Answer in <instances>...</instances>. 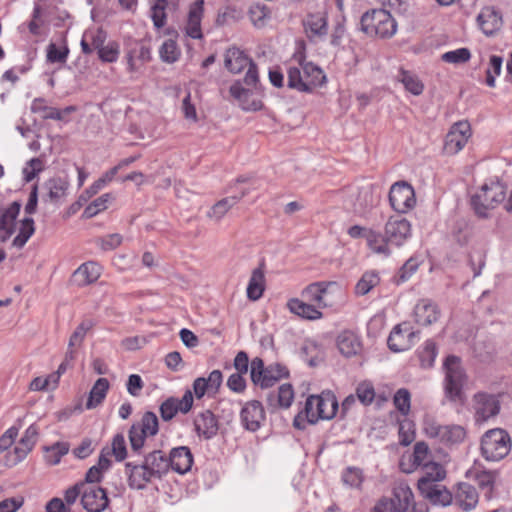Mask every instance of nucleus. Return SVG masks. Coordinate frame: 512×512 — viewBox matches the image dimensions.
<instances>
[{"label": "nucleus", "instance_id": "obj_7", "mask_svg": "<svg viewBox=\"0 0 512 512\" xmlns=\"http://www.w3.org/2000/svg\"><path fill=\"white\" fill-rule=\"evenodd\" d=\"M225 67L234 74L240 73L248 68L244 77L245 85H255L259 81L256 64L240 49L236 47L229 48L225 53Z\"/></svg>", "mask_w": 512, "mask_h": 512}, {"label": "nucleus", "instance_id": "obj_28", "mask_svg": "<svg viewBox=\"0 0 512 512\" xmlns=\"http://www.w3.org/2000/svg\"><path fill=\"white\" fill-rule=\"evenodd\" d=\"M101 275V267L95 262H86L80 265L73 273L74 282L80 286H87L96 282Z\"/></svg>", "mask_w": 512, "mask_h": 512}, {"label": "nucleus", "instance_id": "obj_36", "mask_svg": "<svg viewBox=\"0 0 512 512\" xmlns=\"http://www.w3.org/2000/svg\"><path fill=\"white\" fill-rule=\"evenodd\" d=\"M109 381L106 378H99L93 385L86 403L87 409L99 406L106 397L109 389Z\"/></svg>", "mask_w": 512, "mask_h": 512}, {"label": "nucleus", "instance_id": "obj_5", "mask_svg": "<svg viewBox=\"0 0 512 512\" xmlns=\"http://www.w3.org/2000/svg\"><path fill=\"white\" fill-rule=\"evenodd\" d=\"M510 450L511 438L503 429H491L482 437L481 451L488 461H499L506 457Z\"/></svg>", "mask_w": 512, "mask_h": 512}, {"label": "nucleus", "instance_id": "obj_64", "mask_svg": "<svg viewBox=\"0 0 512 512\" xmlns=\"http://www.w3.org/2000/svg\"><path fill=\"white\" fill-rule=\"evenodd\" d=\"M165 4L166 0H159L152 7V20L157 28H161L165 24L166 14H165Z\"/></svg>", "mask_w": 512, "mask_h": 512}, {"label": "nucleus", "instance_id": "obj_52", "mask_svg": "<svg viewBox=\"0 0 512 512\" xmlns=\"http://www.w3.org/2000/svg\"><path fill=\"white\" fill-rule=\"evenodd\" d=\"M112 199L113 197L110 193L101 195L85 208L84 216L86 218H92L96 216L99 212L107 208L108 202H110Z\"/></svg>", "mask_w": 512, "mask_h": 512}, {"label": "nucleus", "instance_id": "obj_40", "mask_svg": "<svg viewBox=\"0 0 512 512\" xmlns=\"http://www.w3.org/2000/svg\"><path fill=\"white\" fill-rule=\"evenodd\" d=\"M264 292V272L261 268L253 270L247 287V297L256 301L260 299Z\"/></svg>", "mask_w": 512, "mask_h": 512}, {"label": "nucleus", "instance_id": "obj_19", "mask_svg": "<svg viewBox=\"0 0 512 512\" xmlns=\"http://www.w3.org/2000/svg\"><path fill=\"white\" fill-rule=\"evenodd\" d=\"M193 405V395L187 390L181 399L170 397L160 405V416L163 421L172 420L178 412L187 413Z\"/></svg>", "mask_w": 512, "mask_h": 512}, {"label": "nucleus", "instance_id": "obj_48", "mask_svg": "<svg viewBox=\"0 0 512 512\" xmlns=\"http://www.w3.org/2000/svg\"><path fill=\"white\" fill-rule=\"evenodd\" d=\"M466 432L460 425L450 424L446 425V430L443 438V445H454L462 442L465 438Z\"/></svg>", "mask_w": 512, "mask_h": 512}, {"label": "nucleus", "instance_id": "obj_13", "mask_svg": "<svg viewBox=\"0 0 512 512\" xmlns=\"http://www.w3.org/2000/svg\"><path fill=\"white\" fill-rule=\"evenodd\" d=\"M472 135L471 126L467 121L454 123L448 131L444 151L447 155H455L467 144Z\"/></svg>", "mask_w": 512, "mask_h": 512}, {"label": "nucleus", "instance_id": "obj_24", "mask_svg": "<svg viewBox=\"0 0 512 512\" xmlns=\"http://www.w3.org/2000/svg\"><path fill=\"white\" fill-rule=\"evenodd\" d=\"M167 458L169 469L172 468L179 474L190 471L193 464V455L186 446L173 448Z\"/></svg>", "mask_w": 512, "mask_h": 512}, {"label": "nucleus", "instance_id": "obj_16", "mask_svg": "<svg viewBox=\"0 0 512 512\" xmlns=\"http://www.w3.org/2000/svg\"><path fill=\"white\" fill-rule=\"evenodd\" d=\"M332 287L338 286L335 282H314L302 290L301 297L321 311V309L330 307L333 304L328 299L329 289Z\"/></svg>", "mask_w": 512, "mask_h": 512}, {"label": "nucleus", "instance_id": "obj_17", "mask_svg": "<svg viewBox=\"0 0 512 512\" xmlns=\"http://www.w3.org/2000/svg\"><path fill=\"white\" fill-rule=\"evenodd\" d=\"M473 408L476 421L484 422L499 413L500 404L495 395L478 392L473 397Z\"/></svg>", "mask_w": 512, "mask_h": 512}, {"label": "nucleus", "instance_id": "obj_6", "mask_svg": "<svg viewBox=\"0 0 512 512\" xmlns=\"http://www.w3.org/2000/svg\"><path fill=\"white\" fill-rule=\"evenodd\" d=\"M505 187L499 182L484 184L480 191L472 197L475 213L482 218L488 217V210L496 208L504 201Z\"/></svg>", "mask_w": 512, "mask_h": 512}, {"label": "nucleus", "instance_id": "obj_38", "mask_svg": "<svg viewBox=\"0 0 512 512\" xmlns=\"http://www.w3.org/2000/svg\"><path fill=\"white\" fill-rule=\"evenodd\" d=\"M31 112L39 114L44 120H63V112L57 108L48 106L43 98H36L32 101Z\"/></svg>", "mask_w": 512, "mask_h": 512}, {"label": "nucleus", "instance_id": "obj_20", "mask_svg": "<svg viewBox=\"0 0 512 512\" xmlns=\"http://www.w3.org/2000/svg\"><path fill=\"white\" fill-rule=\"evenodd\" d=\"M81 503L88 512H101L108 506L106 491L95 485L84 483Z\"/></svg>", "mask_w": 512, "mask_h": 512}, {"label": "nucleus", "instance_id": "obj_2", "mask_svg": "<svg viewBox=\"0 0 512 512\" xmlns=\"http://www.w3.org/2000/svg\"><path fill=\"white\" fill-rule=\"evenodd\" d=\"M337 409V399L331 392L311 395L307 398L304 409L295 416L293 425L303 430L306 428V423L315 424L320 419H332Z\"/></svg>", "mask_w": 512, "mask_h": 512}, {"label": "nucleus", "instance_id": "obj_22", "mask_svg": "<svg viewBox=\"0 0 512 512\" xmlns=\"http://www.w3.org/2000/svg\"><path fill=\"white\" fill-rule=\"evenodd\" d=\"M427 461H431V451L427 443L424 441L417 442L414 445L413 453L408 457V463H406L403 457L400 462V467L405 473H412L417 468L424 466Z\"/></svg>", "mask_w": 512, "mask_h": 512}, {"label": "nucleus", "instance_id": "obj_51", "mask_svg": "<svg viewBox=\"0 0 512 512\" xmlns=\"http://www.w3.org/2000/svg\"><path fill=\"white\" fill-rule=\"evenodd\" d=\"M471 53L468 48H459L456 50L445 52L441 55V60L450 64H462L470 60Z\"/></svg>", "mask_w": 512, "mask_h": 512}, {"label": "nucleus", "instance_id": "obj_8", "mask_svg": "<svg viewBox=\"0 0 512 512\" xmlns=\"http://www.w3.org/2000/svg\"><path fill=\"white\" fill-rule=\"evenodd\" d=\"M159 430L158 417L154 412L147 411L143 414L141 421L134 423L129 430V441L133 452L140 453L145 439L148 436H155Z\"/></svg>", "mask_w": 512, "mask_h": 512}, {"label": "nucleus", "instance_id": "obj_21", "mask_svg": "<svg viewBox=\"0 0 512 512\" xmlns=\"http://www.w3.org/2000/svg\"><path fill=\"white\" fill-rule=\"evenodd\" d=\"M477 24L486 36H492L503 25L502 14L493 6L483 7L477 16Z\"/></svg>", "mask_w": 512, "mask_h": 512}, {"label": "nucleus", "instance_id": "obj_58", "mask_svg": "<svg viewBox=\"0 0 512 512\" xmlns=\"http://www.w3.org/2000/svg\"><path fill=\"white\" fill-rule=\"evenodd\" d=\"M436 345L433 341H427L423 350L419 354L421 366L424 368H429L433 365V362L436 357Z\"/></svg>", "mask_w": 512, "mask_h": 512}, {"label": "nucleus", "instance_id": "obj_42", "mask_svg": "<svg viewBox=\"0 0 512 512\" xmlns=\"http://www.w3.org/2000/svg\"><path fill=\"white\" fill-rule=\"evenodd\" d=\"M422 430L427 437L443 443L446 425H441L434 417L429 415L424 417Z\"/></svg>", "mask_w": 512, "mask_h": 512}, {"label": "nucleus", "instance_id": "obj_50", "mask_svg": "<svg viewBox=\"0 0 512 512\" xmlns=\"http://www.w3.org/2000/svg\"><path fill=\"white\" fill-rule=\"evenodd\" d=\"M69 451V444L65 442H57L53 446L46 449L45 459L51 465H56L60 462L62 456L66 455Z\"/></svg>", "mask_w": 512, "mask_h": 512}, {"label": "nucleus", "instance_id": "obj_18", "mask_svg": "<svg viewBox=\"0 0 512 512\" xmlns=\"http://www.w3.org/2000/svg\"><path fill=\"white\" fill-rule=\"evenodd\" d=\"M385 235L390 244L400 246L410 237L411 225L401 216L390 217L385 224Z\"/></svg>", "mask_w": 512, "mask_h": 512}, {"label": "nucleus", "instance_id": "obj_32", "mask_svg": "<svg viewBox=\"0 0 512 512\" xmlns=\"http://www.w3.org/2000/svg\"><path fill=\"white\" fill-rule=\"evenodd\" d=\"M455 503L464 511H469L478 503V493L474 486L460 483L455 494Z\"/></svg>", "mask_w": 512, "mask_h": 512}, {"label": "nucleus", "instance_id": "obj_23", "mask_svg": "<svg viewBox=\"0 0 512 512\" xmlns=\"http://www.w3.org/2000/svg\"><path fill=\"white\" fill-rule=\"evenodd\" d=\"M265 419V412L259 401L253 400L245 404L241 410V420L249 431H257Z\"/></svg>", "mask_w": 512, "mask_h": 512}, {"label": "nucleus", "instance_id": "obj_57", "mask_svg": "<svg viewBox=\"0 0 512 512\" xmlns=\"http://www.w3.org/2000/svg\"><path fill=\"white\" fill-rule=\"evenodd\" d=\"M30 451L19 443L12 451H8L4 457V464L7 467H13L26 458Z\"/></svg>", "mask_w": 512, "mask_h": 512}, {"label": "nucleus", "instance_id": "obj_54", "mask_svg": "<svg viewBox=\"0 0 512 512\" xmlns=\"http://www.w3.org/2000/svg\"><path fill=\"white\" fill-rule=\"evenodd\" d=\"M502 63V57L497 55H492L490 57L489 67L486 71V84L489 87L495 86L496 76H498L501 72Z\"/></svg>", "mask_w": 512, "mask_h": 512}, {"label": "nucleus", "instance_id": "obj_35", "mask_svg": "<svg viewBox=\"0 0 512 512\" xmlns=\"http://www.w3.org/2000/svg\"><path fill=\"white\" fill-rule=\"evenodd\" d=\"M419 491L434 504L446 506L453 500L452 494L444 486L438 484L426 486L425 489H419Z\"/></svg>", "mask_w": 512, "mask_h": 512}, {"label": "nucleus", "instance_id": "obj_14", "mask_svg": "<svg viewBox=\"0 0 512 512\" xmlns=\"http://www.w3.org/2000/svg\"><path fill=\"white\" fill-rule=\"evenodd\" d=\"M396 512H412L414 509V496L409 486L400 484L394 490V499L391 503L381 502L375 506L373 512H390L391 508Z\"/></svg>", "mask_w": 512, "mask_h": 512}, {"label": "nucleus", "instance_id": "obj_33", "mask_svg": "<svg viewBox=\"0 0 512 512\" xmlns=\"http://www.w3.org/2000/svg\"><path fill=\"white\" fill-rule=\"evenodd\" d=\"M337 347L346 357L357 355L361 351V342L352 331H343L337 337Z\"/></svg>", "mask_w": 512, "mask_h": 512}, {"label": "nucleus", "instance_id": "obj_63", "mask_svg": "<svg viewBox=\"0 0 512 512\" xmlns=\"http://www.w3.org/2000/svg\"><path fill=\"white\" fill-rule=\"evenodd\" d=\"M342 480L347 486L358 488L363 481L362 472L357 468H347L343 473Z\"/></svg>", "mask_w": 512, "mask_h": 512}, {"label": "nucleus", "instance_id": "obj_4", "mask_svg": "<svg viewBox=\"0 0 512 512\" xmlns=\"http://www.w3.org/2000/svg\"><path fill=\"white\" fill-rule=\"evenodd\" d=\"M287 76L288 86L302 92H310L326 80L323 71L312 63L304 64L302 71L298 67H290Z\"/></svg>", "mask_w": 512, "mask_h": 512}, {"label": "nucleus", "instance_id": "obj_29", "mask_svg": "<svg viewBox=\"0 0 512 512\" xmlns=\"http://www.w3.org/2000/svg\"><path fill=\"white\" fill-rule=\"evenodd\" d=\"M287 308L291 313L307 320H318L323 316L320 310H318L313 304L307 302L304 299H290L287 302Z\"/></svg>", "mask_w": 512, "mask_h": 512}, {"label": "nucleus", "instance_id": "obj_53", "mask_svg": "<svg viewBox=\"0 0 512 512\" xmlns=\"http://www.w3.org/2000/svg\"><path fill=\"white\" fill-rule=\"evenodd\" d=\"M93 326H94V323L91 320L82 321L77 326V328L72 333V335L69 339V343H68L69 348L79 347L82 344V342L86 336V333L89 330H91Z\"/></svg>", "mask_w": 512, "mask_h": 512}, {"label": "nucleus", "instance_id": "obj_27", "mask_svg": "<svg viewBox=\"0 0 512 512\" xmlns=\"http://www.w3.org/2000/svg\"><path fill=\"white\" fill-rule=\"evenodd\" d=\"M440 316L438 306L430 300H420L414 308L415 322L422 326H428L436 322Z\"/></svg>", "mask_w": 512, "mask_h": 512}, {"label": "nucleus", "instance_id": "obj_49", "mask_svg": "<svg viewBox=\"0 0 512 512\" xmlns=\"http://www.w3.org/2000/svg\"><path fill=\"white\" fill-rule=\"evenodd\" d=\"M356 397L363 405H370L376 397L373 384L370 381L360 382L356 387Z\"/></svg>", "mask_w": 512, "mask_h": 512}, {"label": "nucleus", "instance_id": "obj_47", "mask_svg": "<svg viewBox=\"0 0 512 512\" xmlns=\"http://www.w3.org/2000/svg\"><path fill=\"white\" fill-rule=\"evenodd\" d=\"M159 55L162 61L174 63L179 59L180 50L174 40L168 39L162 43L159 49Z\"/></svg>", "mask_w": 512, "mask_h": 512}, {"label": "nucleus", "instance_id": "obj_9", "mask_svg": "<svg viewBox=\"0 0 512 512\" xmlns=\"http://www.w3.org/2000/svg\"><path fill=\"white\" fill-rule=\"evenodd\" d=\"M288 375L286 367L275 364L264 367L261 358H254L251 362V379L253 383L260 385L262 388L273 386L279 379Z\"/></svg>", "mask_w": 512, "mask_h": 512}, {"label": "nucleus", "instance_id": "obj_45", "mask_svg": "<svg viewBox=\"0 0 512 512\" xmlns=\"http://www.w3.org/2000/svg\"><path fill=\"white\" fill-rule=\"evenodd\" d=\"M380 282V278L376 272H365L355 286V293L363 296L368 294Z\"/></svg>", "mask_w": 512, "mask_h": 512}, {"label": "nucleus", "instance_id": "obj_62", "mask_svg": "<svg viewBox=\"0 0 512 512\" xmlns=\"http://www.w3.org/2000/svg\"><path fill=\"white\" fill-rule=\"evenodd\" d=\"M112 454L117 461H122L127 456L126 442L122 434H116L111 444Z\"/></svg>", "mask_w": 512, "mask_h": 512}, {"label": "nucleus", "instance_id": "obj_12", "mask_svg": "<svg viewBox=\"0 0 512 512\" xmlns=\"http://www.w3.org/2000/svg\"><path fill=\"white\" fill-rule=\"evenodd\" d=\"M257 85L243 86L241 81H236L230 86L231 96L238 102L240 107L245 111H257L262 108V102L257 92Z\"/></svg>", "mask_w": 512, "mask_h": 512}, {"label": "nucleus", "instance_id": "obj_10", "mask_svg": "<svg viewBox=\"0 0 512 512\" xmlns=\"http://www.w3.org/2000/svg\"><path fill=\"white\" fill-rule=\"evenodd\" d=\"M444 369L446 394L451 400H455L460 397L465 380L460 358L454 355L448 356L444 362Z\"/></svg>", "mask_w": 512, "mask_h": 512}, {"label": "nucleus", "instance_id": "obj_43", "mask_svg": "<svg viewBox=\"0 0 512 512\" xmlns=\"http://www.w3.org/2000/svg\"><path fill=\"white\" fill-rule=\"evenodd\" d=\"M20 208L21 205L18 202H13L1 216L0 231H5L7 237H9L14 231L15 220L19 215Z\"/></svg>", "mask_w": 512, "mask_h": 512}, {"label": "nucleus", "instance_id": "obj_3", "mask_svg": "<svg viewBox=\"0 0 512 512\" xmlns=\"http://www.w3.org/2000/svg\"><path fill=\"white\" fill-rule=\"evenodd\" d=\"M361 29L367 35L390 38L397 31V23L384 9H374L361 17Z\"/></svg>", "mask_w": 512, "mask_h": 512}, {"label": "nucleus", "instance_id": "obj_59", "mask_svg": "<svg viewBox=\"0 0 512 512\" xmlns=\"http://www.w3.org/2000/svg\"><path fill=\"white\" fill-rule=\"evenodd\" d=\"M44 169V161L41 158H32L23 168L24 179L27 182L32 181L35 176Z\"/></svg>", "mask_w": 512, "mask_h": 512}, {"label": "nucleus", "instance_id": "obj_41", "mask_svg": "<svg viewBox=\"0 0 512 512\" xmlns=\"http://www.w3.org/2000/svg\"><path fill=\"white\" fill-rule=\"evenodd\" d=\"M367 244L372 251L377 254H383L385 256L390 255L389 242L386 239V235L382 236L380 233L373 230H368L365 234Z\"/></svg>", "mask_w": 512, "mask_h": 512}, {"label": "nucleus", "instance_id": "obj_15", "mask_svg": "<svg viewBox=\"0 0 512 512\" xmlns=\"http://www.w3.org/2000/svg\"><path fill=\"white\" fill-rule=\"evenodd\" d=\"M389 201L395 211L405 213L416 202L413 187L405 181L394 183L390 188Z\"/></svg>", "mask_w": 512, "mask_h": 512}, {"label": "nucleus", "instance_id": "obj_60", "mask_svg": "<svg viewBox=\"0 0 512 512\" xmlns=\"http://www.w3.org/2000/svg\"><path fill=\"white\" fill-rule=\"evenodd\" d=\"M67 47L59 49L56 44L50 43L47 47V61L50 63H64L68 57Z\"/></svg>", "mask_w": 512, "mask_h": 512}, {"label": "nucleus", "instance_id": "obj_61", "mask_svg": "<svg viewBox=\"0 0 512 512\" xmlns=\"http://www.w3.org/2000/svg\"><path fill=\"white\" fill-rule=\"evenodd\" d=\"M98 56L103 62H115L119 56V45L109 42L98 51Z\"/></svg>", "mask_w": 512, "mask_h": 512}, {"label": "nucleus", "instance_id": "obj_30", "mask_svg": "<svg viewBox=\"0 0 512 512\" xmlns=\"http://www.w3.org/2000/svg\"><path fill=\"white\" fill-rule=\"evenodd\" d=\"M424 475L418 480V489H425L426 486L435 484V482L442 481L446 476L444 467L434 461H427L421 467Z\"/></svg>", "mask_w": 512, "mask_h": 512}, {"label": "nucleus", "instance_id": "obj_1", "mask_svg": "<svg viewBox=\"0 0 512 512\" xmlns=\"http://www.w3.org/2000/svg\"><path fill=\"white\" fill-rule=\"evenodd\" d=\"M129 486L143 489L153 478H161L169 471L168 458L161 450L148 453L142 462L129 461L125 464Z\"/></svg>", "mask_w": 512, "mask_h": 512}, {"label": "nucleus", "instance_id": "obj_39", "mask_svg": "<svg viewBox=\"0 0 512 512\" xmlns=\"http://www.w3.org/2000/svg\"><path fill=\"white\" fill-rule=\"evenodd\" d=\"M303 24L309 38L323 36L327 33L326 20L319 14L308 15Z\"/></svg>", "mask_w": 512, "mask_h": 512}, {"label": "nucleus", "instance_id": "obj_56", "mask_svg": "<svg viewBox=\"0 0 512 512\" xmlns=\"http://www.w3.org/2000/svg\"><path fill=\"white\" fill-rule=\"evenodd\" d=\"M411 396L407 389L401 388L394 395V405L397 410L404 416L410 412Z\"/></svg>", "mask_w": 512, "mask_h": 512}, {"label": "nucleus", "instance_id": "obj_26", "mask_svg": "<svg viewBox=\"0 0 512 512\" xmlns=\"http://www.w3.org/2000/svg\"><path fill=\"white\" fill-rule=\"evenodd\" d=\"M68 188L69 182L66 179L61 177L48 179L43 185L45 193L42 198L44 201L57 204L66 197Z\"/></svg>", "mask_w": 512, "mask_h": 512}, {"label": "nucleus", "instance_id": "obj_25", "mask_svg": "<svg viewBox=\"0 0 512 512\" xmlns=\"http://www.w3.org/2000/svg\"><path fill=\"white\" fill-rule=\"evenodd\" d=\"M194 426L197 434L206 440L213 438L219 429L218 421L210 410L199 413L194 419Z\"/></svg>", "mask_w": 512, "mask_h": 512}, {"label": "nucleus", "instance_id": "obj_46", "mask_svg": "<svg viewBox=\"0 0 512 512\" xmlns=\"http://www.w3.org/2000/svg\"><path fill=\"white\" fill-rule=\"evenodd\" d=\"M34 220L32 218H25L21 222L18 235L13 240V246L22 248L29 238L34 234Z\"/></svg>", "mask_w": 512, "mask_h": 512}, {"label": "nucleus", "instance_id": "obj_55", "mask_svg": "<svg viewBox=\"0 0 512 512\" xmlns=\"http://www.w3.org/2000/svg\"><path fill=\"white\" fill-rule=\"evenodd\" d=\"M415 439V429L412 421L404 419L399 424V441L403 446H408Z\"/></svg>", "mask_w": 512, "mask_h": 512}, {"label": "nucleus", "instance_id": "obj_44", "mask_svg": "<svg viewBox=\"0 0 512 512\" xmlns=\"http://www.w3.org/2000/svg\"><path fill=\"white\" fill-rule=\"evenodd\" d=\"M398 79L404 85L405 89L411 94L415 96L422 94L424 85L416 75L402 70Z\"/></svg>", "mask_w": 512, "mask_h": 512}, {"label": "nucleus", "instance_id": "obj_34", "mask_svg": "<svg viewBox=\"0 0 512 512\" xmlns=\"http://www.w3.org/2000/svg\"><path fill=\"white\" fill-rule=\"evenodd\" d=\"M294 399V391L290 384H282L277 392H270L267 396L269 407L275 409L277 407L288 408Z\"/></svg>", "mask_w": 512, "mask_h": 512}, {"label": "nucleus", "instance_id": "obj_31", "mask_svg": "<svg viewBox=\"0 0 512 512\" xmlns=\"http://www.w3.org/2000/svg\"><path fill=\"white\" fill-rule=\"evenodd\" d=\"M203 14V0H198L189 10L185 27L186 34L193 39L202 38L201 19Z\"/></svg>", "mask_w": 512, "mask_h": 512}, {"label": "nucleus", "instance_id": "obj_37", "mask_svg": "<svg viewBox=\"0 0 512 512\" xmlns=\"http://www.w3.org/2000/svg\"><path fill=\"white\" fill-rule=\"evenodd\" d=\"M242 196L226 197L216 202L207 213V217L215 222H219L228 211L236 205Z\"/></svg>", "mask_w": 512, "mask_h": 512}, {"label": "nucleus", "instance_id": "obj_11", "mask_svg": "<svg viewBox=\"0 0 512 512\" xmlns=\"http://www.w3.org/2000/svg\"><path fill=\"white\" fill-rule=\"evenodd\" d=\"M417 338H419V332L413 330L410 322L405 321L393 328L387 343L392 351L402 352L410 349Z\"/></svg>", "mask_w": 512, "mask_h": 512}]
</instances>
